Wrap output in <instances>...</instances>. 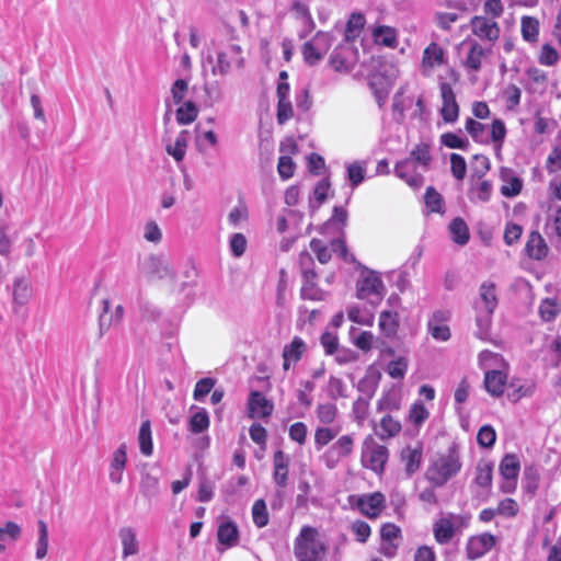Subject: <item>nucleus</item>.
I'll return each instance as SVG.
<instances>
[{"label": "nucleus", "mask_w": 561, "mask_h": 561, "mask_svg": "<svg viewBox=\"0 0 561 561\" xmlns=\"http://www.w3.org/2000/svg\"><path fill=\"white\" fill-rule=\"evenodd\" d=\"M462 468L459 447L453 444L445 451L436 453L430 461L425 478L434 486L442 488Z\"/></svg>", "instance_id": "obj_1"}, {"label": "nucleus", "mask_w": 561, "mask_h": 561, "mask_svg": "<svg viewBox=\"0 0 561 561\" xmlns=\"http://www.w3.org/2000/svg\"><path fill=\"white\" fill-rule=\"evenodd\" d=\"M479 364L484 370L483 382L486 392L494 398L501 397L507 383V363L500 354L483 351L479 355Z\"/></svg>", "instance_id": "obj_2"}, {"label": "nucleus", "mask_w": 561, "mask_h": 561, "mask_svg": "<svg viewBox=\"0 0 561 561\" xmlns=\"http://www.w3.org/2000/svg\"><path fill=\"white\" fill-rule=\"evenodd\" d=\"M328 542L312 526H304L294 540V556L297 561H325Z\"/></svg>", "instance_id": "obj_3"}, {"label": "nucleus", "mask_w": 561, "mask_h": 561, "mask_svg": "<svg viewBox=\"0 0 561 561\" xmlns=\"http://www.w3.org/2000/svg\"><path fill=\"white\" fill-rule=\"evenodd\" d=\"M244 61L242 48L237 44H227L218 48L215 57L210 54L204 57L203 71L209 70L215 77L226 76L232 70L242 69Z\"/></svg>", "instance_id": "obj_4"}, {"label": "nucleus", "mask_w": 561, "mask_h": 561, "mask_svg": "<svg viewBox=\"0 0 561 561\" xmlns=\"http://www.w3.org/2000/svg\"><path fill=\"white\" fill-rule=\"evenodd\" d=\"M470 517L465 514L446 513L433 525V535L437 543L446 545L456 534L467 528Z\"/></svg>", "instance_id": "obj_5"}, {"label": "nucleus", "mask_w": 561, "mask_h": 561, "mask_svg": "<svg viewBox=\"0 0 561 561\" xmlns=\"http://www.w3.org/2000/svg\"><path fill=\"white\" fill-rule=\"evenodd\" d=\"M356 293L359 299L367 300L371 305L379 304L386 294L380 274L371 270L362 271L356 284Z\"/></svg>", "instance_id": "obj_6"}, {"label": "nucleus", "mask_w": 561, "mask_h": 561, "mask_svg": "<svg viewBox=\"0 0 561 561\" xmlns=\"http://www.w3.org/2000/svg\"><path fill=\"white\" fill-rule=\"evenodd\" d=\"M393 117L398 122L405 118L423 119L425 104L422 96L405 95L404 90L398 92L392 103Z\"/></svg>", "instance_id": "obj_7"}, {"label": "nucleus", "mask_w": 561, "mask_h": 561, "mask_svg": "<svg viewBox=\"0 0 561 561\" xmlns=\"http://www.w3.org/2000/svg\"><path fill=\"white\" fill-rule=\"evenodd\" d=\"M459 54L461 66L470 77L476 78L486 58V50L477 41H463Z\"/></svg>", "instance_id": "obj_8"}, {"label": "nucleus", "mask_w": 561, "mask_h": 561, "mask_svg": "<svg viewBox=\"0 0 561 561\" xmlns=\"http://www.w3.org/2000/svg\"><path fill=\"white\" fill-rule=\"evenodd\" d=\"M139 278L147 282L173 278L174 271L172 266L163 257L158 255H149L140 261L138 266Z\"/></svg>", "instance_id": "obj_9"}, {"label": "nucleus", "mask_w": 561, "mask_h": 561, "mask_svg": "<svg viewBox=\"0 0 561 561\" xmlns=\"http://www.w3.org/2000/svg\"><path fill=\"white\" fill-rule=\"evenodd\" d=\"M354 448L353 435L340 436L320 457V460L328 469H334Z\"/></svg>", "instance_id": "obj_10"}, {"label": "nucleus", "mask_w": 561, "mask_h": 561, "mask_svg": "<svg viewBox=\"0 0 561 561\" xmlns=\"http://www.w3.org/2000/svg\"><path fill=\"white\" fill-rule=\"evenodd\" d=\"M520 470V462L516 455L508 454L504 456L500 463V472L502 476L501 491L512 493L517 486V478Z\"/></svg>", "instance_id": "obj_11"}, {"label": "nucleus", "mask_w": 561, "mask_h": 561, "mask_svg": "<svg viewBox=\"0 0 561 561\" xmlns=\"http://www.w3.org/2000/svg\"><path fill=\"white\" fill-rule=\"evenodd\" d=\"M446 61L443 47L437 43H431L423 51L420 72L424 77H432Z\"/></svg>", "instance_id": "obj_12"}, {"label": "nucleus", "mask_w": 561, "mask_h": 561, "mask_svg": "<svg viewBox=\"0 0 561 561\" xmlns=\"http://www.w3.org/2000/svg\"><path fill=\"white\" fill-rule=\"evenodd\" d=\"M439 92L442 99L440 116L447 124H454L459 117V105L453 87L445 81L439 82Z\"/></svg>", "instance_id": "obj_13"}, {"label": "nucleus", "mask_w": 561, "mask_h": 561, "mask_svg": "<svg viewBox=\"0 0 561 561\" xmlns=\"http://www.w3.org/2000/svg\"><path fill=\"white\" fill-rule=\"evenodd\" d=\"M274 411V403L257 390L249 393L247 413L250 419H268Z\"/></svg>", "instance_id": "obj_14"}, {"label": "nucleus", "mask_w": 561, "mask_h": 561, "mask_svg": "<svg viewBox=\"0 0 561 561\" xmlns=\"http://www.w3.org/2000/svg\"><path fill=\"white\" fill-rule=\"evenodd\" d=\"M330 61L336 71H351L358 61V50L350 43L342 44L333 51Z\"/></svg>", "instance_id": "obj_15"}, {"label": "nucleus", "mask_w": 561, "mask_h": 561, "mask_svg": "<svg viewBox=\"0 0 561 561\" xmlns=\"http://www.w3.org/2000/svg\"><path fill=\"white\" fill-rule=\"evenodd\" d=\"M449 320L450 312L448 310H435L427 321L428 334L436 341H448L450 339Z\"/></svg>", "instance_id": "obj_16"}, {"label": "nucleus", "mask_w": 561, "mask_h": 561, "mask_svg": "<svg viewBox=\"0 0 561 561\" xmlns=\"http://www.w3.org/2000/svg\"><path fill=\"white\" fill-rule=\"evenodd\" d=\"M331 46L330 36L327 33H318L311 41L304 45V57L309 65L320 61Z\"/></svg>", "instance_id": "obj_17"}, {"label": "nucleus", "mask_w": 561, "mask_h": 561, "mask_svg": "<svg viewBox=\"0 0 561 561\" xmlns=\"http://www.w3.org/2000/svg\"><path fill=\"white\" fill-rule=\"evenodd\" d=\"M423 172L421 168L410 158L398 162L394 167V173L404 181L410 187L419 188L424 183Z\"/></svg>", "instance_id": "obj_18"}, {"label": "nucleus", "mask_w": 561, "mask_h": 561, "mask_svg": "<svg viewBox=\"0 0 561 561\" xmlns=\"http://www.w3.org/2000/svg\"><path fill=\"white\" fill-rule=\"evenodd\" d=\"M127 445L122 443L111 455L108 465V479L113 484H121L127 463Z\"/></svg>", "instance_id": "obj_19"}, {"label": "nucleus", "mask_w": 561, "mask_h": 561, "mask_svg": "<svg viewBox=\"0 0 561 561\" xmlns=\"http://www.w3.org/2000/svg\"><path fill=\"white\" fill-rule=\"evenodd\" d=\"M388 459V449L378 444H369L365 447L362 460L365 467L375 472H381Z\"/></svg>", "instance_id": "obj_20"}, {"label": "nucleus", "mask_w": 561, "mask_h": 561, "mask_svg": "<svg viewBox=\"0 0 561 561\" xmlns=\"http://www.w3.org/2000/svg\"><path fill=\"white\" fill-rule=\"evenodd\" d=\"M495 541V537L490 533L470 537L466 546L468 559L476 560L483 557L494 547Z\"/></svg>", "instance_id": "obj_21"}, {"label": "nucleus", "mask_w": 561, "mask_h": 561, "mask_svg": "<svg viewBox=\"0 0 561 561\" xmlns=\"http://www.w3.org/2000/svg\"><path fill=\"white\" fill-rule=\"evenodd\" d=\"M102 312L99 317L100 333L104 334L110 328L118 325L125 314L124 307L117 305L113 310L111 309V301L103 299L101 301Z\"/></svg>", "instance_id": "obj_22"}, {"label": "nucleus", "mask_w": 561, "mask_h": 561, "mask_svg": "<svg viewBox=\"0 0 561 561\" xmlns=\"http://www.w3.org/2000/svg\"><path fill=\"white\" fill-rule=\"evenodd\" d=\"M217 538L218 543L222 546V550L237 546L239 541V529L237 524L227 516L219 517Z\"/></svg>", "instance_id": "obj_23"}, {"label": "nucleus", "mask_w": 561, "mask_h": 561, "mask_svg": "<svg viewBox=\"0 0 561 561\" xmlns=\"http://www.w3.org/2000/svg\"><path fill=\"white\" fill-rule=\"evenodd\" d=\"M472 33L482 41L495 42L500 37L499 24L485 16L471 19Z\"/></svg>", "instance_id": "obj_24"}, {"label": "nucleus", "mask_w": 561, "mask_h": 561, "mask_svg": "<svg viewBox=\"0 0 561 561\" xmlns=\"http://www.w3.org/2000/svg\"><path fill=\"white\" fill-rule=\"evenodd\" d=\"M536 391V381L533 378L514 377L507 383V398L512 402H518L531 397Z\"/></svg>", "instance_id": "obj_25"}, {"label": "nucleus", "mask_w": 561, "mask_h": 561, "mask_svg": "<svg viewBox=\"0 0 561 561\" xmlns=\"http://www.w3.org/2000/svg\"><path fill=\"white\" fill-rule=\"evenodd\" d=\"M312 252L316 253L320 263L325 264L331 259V253L336 252L341 257L346 259V245L340 238L331 242V248H328L321 240L312 239L310 242Z\"/></svg>", "instance_id": "obj_26"}, {"label": "nucleus", "mask_w": 561, "mask_h": 561, "mask_svg": "<svg viewBox=\"0 0 561 561\" xmlns=\"http://www.w3.org/2000/svg\"><path fill=\"white\" fill-rule=\"evenodd\" d=\"M306 352V342L300 336H294L293 340L283 348V369L288 371L302 358Z\"/></svg>", "instance_id": "obj_27"}, {"label": "nucleus", "mask_w": 561, "mask_h": 561, "mask_svg": "<svg viewBox=\"0 0 561 561\" xmlns=\"http://www.w3.org/2000/svg\"><path fill=\"white\" fill-rule=\"evenodd\" d=\"M316 278L317 274L313 270H305L302 272V286L300 289L302 299L323 301L328 298L329 293L317 286Z\"/></svg>", "instance_id": "obj_28"}, {"label": "nucleus", "mask_w": 561, "mask_h": 561, "mask_svg": "<svg viewBox=\"0 0 561 561\" xmlns=\"http://www.w3.org/2000/svg\"><path fill=\"white\" fill-rule=\"evenodd\" d=\"M357 506L365 516L376 518L385 507V496L379 492L362 495Z\"/></svg>", "instance_id": "obj_29"}, {"label": "nucleus", "mask_w": 561, "mask_h": 561, "mask_svg": "<svg viewBox=\"0 0 561 561\" xmlns=\"http://www.w3.org/2000/svg\"><path fill=\"white\" fill-rule=\"evenodd\" d=\"M290 457L283 450L275 451L273 456V480L279 488L288 483Z\"/></svg>", "instance_id": "obj_30"}, {"label": "nucleus", "mask_w": 561, "mask_h": 561, "mask_svg": "<svg viewBox=\"0 0 561 561\" xmlns=\"http://www.w3.org/2000/svg\"><path fill=\"white\" fill-rule=\"evenodd\" d=\"M118 538L122 546V558L127 559L128 557L136 556L139 552V541L137 538V531L131 526L121 527L118 530Z\"/></svg>", "instance_id": "obj_31"}, {"label": "nucleus", "mask_w": 561, "mask_h": 561, "mask_svg": "<svg viewBox=\"0 0 561 561\" xmlns=\"http://www.w3.org/2000/svg\"><path fill=\"white\" fill-rule=\"evenodd\" d=\"M402 402V389L400 386H391L385 390L377 402L379 412H391L400 409Z\"/></svg>", "instance_id": "obj_32"}, {"label": "nucleus", "mask_w": 561, "mask_h": 561, "mask_svg": "<svg viewBox=\"0 0 561 561\" xmlns=\"http://www.w3.org/2000/svg\"><path fill=\"white\" fill-rule=\"evenodd\" d=\"M371 37L377 45L396 48L399 44L398 31L388 25H375L371 27Z\"/></svg>", "instance_id": "obj_33"}, {"label": "nucleus", "mask_w": 561, "mask_h": 561, "mask_svg": "<svg viewBox=\"0 0 561 561\" xmlns=\"http://www.w3.org/2000/svg\"><path fill=\"white\" fill-rule=\"evenodd\" d=\"M423 447L420 444L407 446L401 451V460L404 463L408 476L415 473L422 462Z\"/></svg>", "instance_id": "obj_34"}, {"label": "nucleus", "mask_w": 561, "mask_h": 561, "mask_svg": "<svg viewBox=\"0 0 561 561\" xmlns=\"http://www.w3.org/2000/svg\"><path fill=\"white\" fill-rule=\"evenodd\" d=\"M188 140V130H181L173 141H169L165 144L167 153L171 156L175 160V162H182L186 154Z\"/></svg>", "instance_id": "obj_35"}, {"label": "nucleus", "mask_w": 561, "mask_h": 561, "mask_svg": "<svg viewBox=\"0 0 561 561\" xmlns=\"http://www.w3.org/2000/svg\"><path fill=\"white\" fill-rule=\"evenodd\" d=\"M497 306L496 290L493 283L484 282L479 288V297L474 308L495 310Z\"/></svg>", "instance_id": "obj_36"}, {"label": "nucleus", "mask_w": 561, "mask_h": 561, "mask_svg": "<svg viewBox=\"0 0 561 561\" xmlns=\"http://www.w3.org/2000/svg\"><path fill=\"white\" fill-rule=\"evenodd\" d=\"M476 312V336L480 340H488L491 332L492 316L494 310L474 308Z\"/></svg>", "instance_id": "obj_37"}, {"label": "nucleus", "mask_w": 561, "mask_h": 561, "mask_svg": "<svg viewBox=\"0 0 561 561\" xmlns=\"http://www.w3.org/2000/svg\"><path fill=\"white\" fill-rule=\"evenodd\" d=\"M493 186L488 180L478 179L472 180L471 187L469 190V198L473 203H486L492 196Z\"/></svg>", "instance_id": "obj_38"}, {"label": "nucleus", "mask_w": 561, "mask_h": 561, "mask_svg": "<svg viewBox=\"0 0 561 561\" xmlns=\"http://www.w3.org/2000/svg\"><path fill=\"white\" fill-rule=\"evenodd\" d=\"M526 252L529 257L535 260H542L547 256L548 247L545 239L537 231H533L526 243Z\"/></svg>", "instance_id": "obj_39"}, {"label": "nucleus", "mask_w": 561, "mask_h": 561, "mask_svg": "<svg viewBox=\"0 0 561 561\" xmlns=\"http://www.w3.org/2000/svg\"><path fill=\"white\" fill-rule=\"evenodd\" d=\"M430 417V411L420 400L414 401L408 412L407 422L415 430L420 427Z\"/></svg>", "instance_id": "obj_40"}, {"label": "nucleus", "mask_w": 561, "mask_h": 561, "mask_svg": "<svg viewBox=\"0 0 561 561\" xmlns=\"http://www.w3.org/2000/svg\"><path fill=\"white\" fill-rule=\"evenodd\" d=\"M366 24V19L364 14L359 12H354L350 15L346 27H345V41L346 43L352 44L355 39H357Z\"/></svg>", "instance_id": "obj_41"}, {"label": "nucleus", "mask_w": 561, "mask_h": 561, "mask_svg": "<svg viewBox=\"0 0 561 561\" xmlns=\"http://www.w3.org/2000/svg\"><path fill=\"white\" fill-rule=\"evenodd\" d=\"M32 296L30 282L25 277H18L13 282L12 297L13 302L19 306L27 304Z\"/></svg>", "instance_id": "obj_42"}, {"label": "nucleus", "mask_w": 561, "mask_h": 561, "mask_svg": "<svg viewBox=\"0 0 561 561\" xmlns=\"http://www.w3.org/2000/svg\"><path fill=\"white\" fill-rule=\"evenodd\" d=\"M466 131L471 136L476 142L489 144V126L484 125L473 118H468L465 124Z\"/></svg>", "instance_id": "obj_43"}, {"label": "nucleus", "mask_w": 561, "mask_h": 561, "mask_svg": "<svg viewBox=\"0 0 561 561\" xmlns=\"http://www.w3.org/2000/svg\"><path fill=\"white\" fill-rule=\"evenodd\" d=\"M341 428L337 426H319L314 431V447L317 450H321L324 446L331 443L340 433Z\"/></svg>", "instance_id": "obj_44"}, {"label": "nucleus", "mask_w": 561, "mask_h": 561, "mask_svg": "<svg viewBox=\"0 0 561 561\" xmlns=\"http://www.w3.org/2000/svg\"><path fill=\"white\" fill-rule=\"evenodd\" d=\"M408 158L416 163L421 171H427L432 160L430 146L426 144L416 145Z\"/></svg>", "instance_id": "obj_45"}, {"label": "nucleus", "mask_w": 561, "mask_h": 561, "mask_svg": "<svg viewBox=\"0 0 561 561\" xmlns=\"http://www.w3.org/2000/svg\"><path fill=\"white\" fill-rule=\"evenodd\" d=\"M502 180V195H504L505 197H514L520 193L523 182L518 176L514 175L511 172H503Z\"/></svg>", "instance_id": "obj_46"}, {"label": "nucleus", "mask_w": 561, "mask_h": 561, "mask_svg": "<svg viewBox=\"0 0 561 561\" xmlns=\"http://www.w3.org/2000/svg\"><path fill=\"white\" fill-rule=\"evenodd\" d=\"M138 443L140 453L144 456H151L153 451V444H152V435H151V425L150 422L144 421L140 425L139 433H138Z\"/></svg>", "instance_id": "obj_47"}, {"label": "nucleus", "mask_w": 561, "mask_h": 561, "mask_svg": "<svg viewBox=\"0 0 561 561\" xmlns=\"http://www.w3.org/2000/svg\"><path fill=\"white\" fill-rule=\"evenodd\" d=\"M520 32L526 42H537L539 35V21L533 16H523L520 21Z\"/></svg>", "instance_id": "obj_48"}, {"label": "nucleus", "mask_w": 561, "mask_h": 561, "mask_svg": "<svg viewBox=\"0 0 561 561\" xmlns=\"http://www.w3.org/2000/svg\"><path fill=\"white\" fill-rule=\"evenodd\" d=\"M37 530H38V537L36 540V551H35V558L37 560H43L48 552V527L44 520L37 522Z\"/></svg>", "instance_id": "obj_49"}, {"label": "nucleus", "mask_w": 561, "mask_h": 561, "mask_svg": "<svg viewBox=\"0 0 561 561\" xmlns=\"http://www.w3.org/2000/svg\"><path fill=\"white\" fill-rule=\"evenodd\" d=\"M539 316L542 321H553L561 312V304L554 298H546L539 305Z\"/></svg>", "instance_id": "obj_50"}, {"label": "nucleus", "mask_w": 561, "mask_h": 561, "mask_svg": "<svg viewBox=\"0 0 561 561\" xmlns=\"http://www.w3.org/2000/svg\"><path fill=\"white\" fill-rule=\"evenodd\" d=\"M493 466L489 461H479L476 468L474 482L477 485L488 489L492 484Z\"/></svg>", "instance_id": "obj_51"}, {"label": "nucleus", "mask_w": 561, "mask_h": 561, "mask_svg": "<svg viewBox=\"0 0 561 561\" xmlns=\"http://www.w3.org/2000/svg\"><path fill=\"white\" fill-rule=\"evenodd\" d=\"M449 232L451 239L463 245L469 241V229L467 224L461 218H455L449 225Z\"/></svg>", "instance_id": "obj_52"}, {"label": "nucleus", "mask_w": 561, "mask_h": 561, "mask_svg": "<svg viewBox=\"0 0 561 561\" xmlns=\"http://www.w3.org/2000/svg\"><path fill=\"white\" fill-rule=\"evenodd\" d=\"M318 421L323 425H331L337 416V407L332 402L319 403L316 408Z\"/></svg>", "instance_id": "obj_53"}, {"label": "nucleus", "mask_w": 561, "mask_h": 561, "mask_svg": "<svg viewBox=\"0 0 561 561\" xmlns=\"http://www.w3.org/2000/svg\"><path fill=\"white\" fill-rule=\"evenodd\" d=\"M209 415L205 409H198L190 417L188 430L194 433H203L209 427Z\"/></svg>", "instance_id": "obj_54"}, {"label": "nucleus", "mask_w": 561, "mask_h": 561, "mask_svg": "<svg viewBox=\"0 0 561 561\" xmlns=\"http://www.w3.org/2000/svg\"><path fill=\"white\" fill-rule=\"evenodd\" d=\"M398 314L397 312L385 310L379 317V329L386 336H391L398 329Z\"/></svg>", "instance_id": "obj_55"}, {"label": "nucleus", "mask_w": 561, "mask_h": 561, "mask_svg": "<svg viewBox=\"0 0 561 561\" xmlns=\"http://www.w3.org/2000/svg\"><path fill=\"white\" fill-rule=\"evenodd\" d=\"M198 111L192 101L182 103L176 110V121L181 125L193 123L197 117Z\"/></svg>", "instance_id": "obj_56"}, {"label": "nucleus", "mask_w": 561, "mask_h": 561, "mask_svg": "<svg viewBox=\"0 0 561 561\" xmlns=\"http://www.w3.org/2000/svg\"><path fill=\"white\" fill-rule=\"evenodd\" d=\"M401 431V423L391 415H385L380 420L378 435L381 439L393 437Z\"/></svg>", "instance_id": "obj_57"}, {"label": "nucleus", "mask_w": 561, "mask_h": 561, "mask_svg": "<svg viewBox=\"0 0 561 561\" xmlns=\"http://www.w3.org/2000/svg\"><path fill=\"white\" fill-rule=\"evenodd\" d=\"M347 179L351 182L353 188L358 186L365 179L366 175V163L362 161H355L346 167Z\"/></svg>", "instance_id": "obj_58"}, {"label": "nucleus", "mask_w": 561, "mask_h": 561, "mask_svg": "<svg viewBox=\"0 0 561 561\" xmlns=\"http://www.w3.org/2000/svg\"><path fill=\"white\" fill-rule=\"evenodd\" d=\"M22 535V527L14 522H5L3 525H0V542H4L7 540L11 542H15L20 539Z\"/></svg>", "instance_id": "obj_59"}, {"label": "nucleus", "mask_w": 561, "mask_h": 561, "mask_svg": "<svg viewBox=\"0 0 561 561\" xmlns=\"http://www.w3.org/2000/svg\"><path fill=\"white\" fill-rule=\"evenodd\" d=\"M408 367H409L408 358L404 356H400V357H397L393 360H391L387 365L386 370L390 377H392L394 379H402L407 374Z\"/></svg>", "instance_id": "obj_60"}, {"label": "nucleus", "mask_w": 561, "mask_h": 561, "mask_svg": "<svg viewBox=\"0 0 561 561\" xmlns=\"http://www.w3.org/2000/svg\"><path fill=\"white\" fill-rule=\"evenodd\" d=\"M228 243L231 255L234 257H241L247 251L248 240L243 233H232L229 237Z\"/></svg>", "instance_id": "obj_61"}, {"label": "nucleus", "mask_w": 561, "mask_h": 561, "mask_svg": "<svg viewBox=\"0 0 561 561\" xmlns=\"http://www.w3.org/2000/svg\"><path fill=\"white\" fill-rule=\"evenodd\" d=\"M205 100L204 103L207 106H213L219 102L222 98V92L218 81H206L204 83Z\"/></svg>", "instance_id": "obj_62"}, {"label": "nucleus", "mask_w": 561, "mask_h": 561, "mask_svg": "<svg viewBox=\"0 0 561 561\" xmlns=\"http://www.w3.org/2000/svg\"><path fill=\"white\" fill-rule=\"evenodd\" d=\"M490 141L500 148L506 136V127L502 119L495 118L489 126Z\"/></svg>", "instance_id": "obj_63"}, {"label": "nucleus", "mask_w": 561, "mask_h": 561, "mask_svg": "<svg viewBox=\"0 0 561 561\" xmlns=\"http://www.w3.org/2000/svg\"><path fill=\"white\" fill-rule=\"evenodd\" d=\"M218 137L213 130L199 131L196 135V147L201 152H206L208 149L216 147Z\"/></svg>", "instance_id": "obj_64"}]
</instances>
